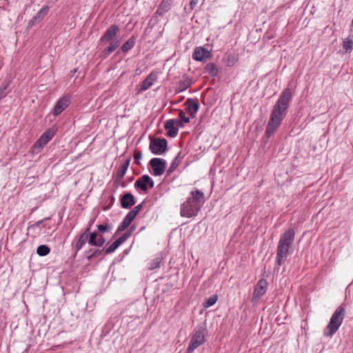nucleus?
<instances>
[{"mask_svg":"<svg viewBox=\"0 0 353 353\" xmlns=\"http://www.w3.org/2000/svg\"><path fill=\"white\" fill-rule=\"evenodd\" d=\"M292 98V90L287 88L283 90L278 100L273 106L267 124L265 134L270 137L281 125L282 121L288 113L290 101Z\"/></svg>","mask_w":353,"mask_h":353,"instance_id":"1","label":"nucleus"},{"mask_svg":"<svg viewBox=\"0 0 353 353\" xmlns=\"http://www.w3.org/2000/svg\"><path fill=\"white\" fill-rule=\"evenodd\" d=\"M191 196L181 205V216L183 217L190 218L196 216L201 209V204L204 198V194L202 191L196 190L192 191Z\"/></svg>","mask_w":353,"mask_h":353,"instance_id":"2","label":"nucleus"},{"mask_svg":"<svg viewBox=\"0 0 353 353\" xmlns=\"http://www.w3.org/2000/svg\"><path fill=\"white\" fill-rule=\"evenodd\" d=\"M295 236L294 230L290 228L285 231L280 237L276 256V264L281 266L286 260L289 249L294 243Z\"/></svg>","mask_w":353,"mask_h":353,"instance_id":"3","label":"nucleus"},{"mask_svg":"<svg viewBox=\"0 0 353 353\" xmlns=\"http://www.w3.org/2000/svg\"><path fill=\"white\" fill-rule=\"evenodd\" d=\"M119 31L118 26L111 25L101 37L100 41L103 43L110 42L108 48H105L101 52L103 58H107L112 52H113L121 44V40L116 39Z\"/></svg>","mask_w":353,"mask_h":353,"instance_id":"4","label":"nucleus"},{"mask_svg":"<svg viewBox=\"0 0 353 353\" xmlns=\"http://www.w3.org/2000/svg\"><path fill=\"white\" fill-rule=\"evenodd\" d=\"M345 315V309L340 306L333 313L327 325L323 330V335L326 337H332L339 329Z\"/></svg>","mask_w":353,"mask_h":353,"instance_id":"5","label":"nucleus"},{"mask_svg":"<svg viewBox=\"0 0 353 353\" xmlns=\"http://www.w3.org/2000/svg\"><path fill=\"white\" fill-rule=\"evenodd\" d=\"M208 334V330L205 323H201L197 325L191 337L189 345L187 348V352L191 353L198 347L205 342V336Z\"/></svg>","mask_w":353,"mask_h":353,"instance_id":"6","label":"nucleus"},{"mask_svg":"<svg viewBox=\"0 0 353 353\" xmlns=\"http://www.w3.org/2000/svg\"><path fill=\"white\" fill-rule=\"evenodd\" d=\"M167 140L165 139L154 138L151 139L149 148L152 154L160 155L167 150Z\"/></svg>","mask_w":353,"mask_h":353,"instance_id":"7","label":"nucleus"},{"mask_svg":"<svg viewBox=\"0 0 353 353\" xmlns=\"http://www.w3.org/2000/svg\"><path fill=\"white\" fill-rule=\"evenodd\" d=\"M150 165L152 168V174L154 176L162 175L166 168V161L160 158H153L150 161Z\"/></svg>","mask_w":353,"mask_h":353,"instance_id":"8","label":"nucleus"},{"mask_svg":"<svg viewBox=\"0 0 353 353\" xmlns=\"http://www.w3.org/2000/svg\"><path fill=\"white\" fill-rule=\"evenodd\" d=\"M154 185V181L148 174H144L142 176L139 177L134 183V188L137 190H141L143 192H146L148 190V186L150 188H152Z\"/></svg>","mask_w":353,"mask_h":353,"instance_id":"9","label":"nucleus"},{"mask_svg":"<svg viewBox=\"0 0 353 353\" xmlns=\"http://www.w3.org/2000/svg\"><path fill=\"white\" fill-rule=\"evenodd\" d=\"M268 287V282L265 279H260L254 290L252 298V302L258 301L260 298L265 293Z\"/></svg>","mask_w":353,"mask_h":353,"instance_id":"10","label":"nucleus"},{"mask_svg":"<svg viewBox=\"0 0 353 353\" xmlns=\"http://www.w3.org/2000/svg\"><path fill=\"white\" fill-rule=\"evenodd\" d=\"M70 103V97L69 95H65L60 98L58 101L56 103L53 110L52 114L54 116L59 115L64 110L68 108L69 104Z\"/></svg>","mask_w":353,"mask_h":353,"instance_id":"11","label":"nucleus"},{"mask_svg":"<svg viewBox=\"0 0 353 353\" xmlns=\"http://www.w3.org/2000/svg\"><path fill=\"white\" fill-rule=\"evenodd\" d=\"M55 132L56 130L54 128L47 130L37 141L35 147H38L39 149L43 148L55 135Z\"/></svg>","mask_w":353,"mask_h":353,"instance_id":"12","label":"nucleus"},{"mask_svg":"<svg viewBox=\"0 0 353 353\" xmlns=\"http://www.w3.org/2000/svg\"><path fill=\"white\" fill-rule=\"evenodd\" d=\"M212 56L211 52L204 47H196L194 50L192 59L198 61H204Z\"/></svg>","mask_w":353,"mask_h":353,"instance_id":"13","label":"nucleus"},{"mask_svg":"<svg viewBox=\"0 0 353 353\" xmlns=\"http://www.w3.org/2000/svg\"><path fill=\"white\" fill-rule=\"evenodd\" d=\"M186 111L190 114L192 118L195 117V114L199 111V104L196 99L189 98L185 102Z\"/></svg>","mask_w":353,"mask_h":353,"instance_id":"14","label":"nucleus"},{"mask_svg":"<svg viewBox=\"0 0 353 353\" xmlns=\"http://www.w3.org/2000/svg\"><path fill=\"white\" fill-rule=\"evenodd\" d=\"M157 79V74L151 72L141 83L138 92L140 93L149 89Z\"/></svg>","mask_w":353,"mask_h":353,"instance_id":"15","label":"nucleus"},{"mask_svg":"<svg viewBox=\"0 0 353 353\" xmlns=\"http://www.w3.org/2000/svg\"><path fill=\"white\" fill-rule=\"evenodd\" d=\"M49 6H43L37 14L34 17H32V19H30L28 22V27L31 28L33 26H34L36 23L41 21L45 16L47 15L49 11Z\"/></svg>","mask_w":353,"mask_h":353,"instance_id":"16","label":"nucleus"},{"mask_svg":"<svg viewBox=\"0 0 353 353\" xmlns=\"http://www.w3.org/2000/svg\"><path fill=\"white\" fill-rule=\"evenodd\" d=\"M135 204V199L130 192L125 193L121 198V205L123 208L128 209Z\"/></svg>","mask_w":353,"mask_h":353,"instance_id":"17","label":"nucleus"},{"mask_svg":"<svg viewBox=\"0 0 353 353\" xmlns=\"http://www.w3.org/2000/svg\"><path fill=\"white\" fill-rule=\"evenodd\" d=\"M174 119H168L165 122L164 128L168 130L167 134L170 137H175L178 134V128L174 127Z\"/></svg>","mask_w":353,"mask_h":353,"instance_id":"18","label":"nucleus"},{"mask_svg":"<svg viewBox=\"0 0 353 353\" xmlns=\"http://www.w3.org/2000/svg\"><path fill=\"white\" fill-rule=\"evenodd\" d=\"M130 158H128L122 163L116 174L117 181L121 179L124 176L130 165Z\"/></svg>","mask_w":353,"mask_h":353,"instance_id":"19","label":"nucleus"},{"mask_svg":"<svg viewBox=\"0 0 353 353\" xmlns=\"http://www.w3.org/2000/svg\"><path fill=\"white\" fill-rule=\"evenodd\" d=\"M88 234H86L85 233L81 234V235L79 237V239L77 240L74 246L75 254H77V253L79 251H80L82 249V248L85 245V244L88 241Z\"/></svg>","mask_w":353,"mask_h":353,"instance_id":"20","label":"nucleus"},{"mask_svg":"<svg viewBox=\"0 0 353 353\" xmlns=\"http://www.w3.org/2000/svg\"><path fill=\"white\" fill-rule=\"evenodd\" d=\"M104 252V250L97 249L92 250V249L87 250L85 252V256L87 258L88 261H91L92 259L97 258L99 256L102 254Z\"/></svg>","mask_w":353,"mask_h":353,"instance_id":"21","label":"nucleus"},{"mask_svg":"<svg viewBox=\"0 0 353 353\" xmlns=\"http://www.w3.org/2000/svg\"><path fill=\"white\" fill-rule=\"evenodd\" d=\"M205 72L210 77H216L219 73V68L213 63H209L205 66Z\"/></svg>","mask_w":353,"mask_h":353,"instance_id":"22","label":"nucleus"},{"mask_svg":"<svg viewBox=\"0 0 353 353\" xmlns=\"http://www.w3.org/2000/svg\"><path fill=\"white\" fill-rule=\"evenodd\" d=\"M183 159V156H181V152H179L177 156L174 158L173 161L172 162L168 170V173L170 174L181 163Z\"/></svg>","mask_w":353,"mask_h":353,"instance_id":"23","label":"nucleus"},{"mask_svg":"<svg viewBox=\"0 0 353 353\" xmlns=\"http://www.w3.org/2000/svg\"><path fill=\"white\" fill-rule=\"evenodd\" d=\"M136 39L134 37H131L127 41H125L121 46V50L123 52H127L131 50L135 45Z\"/></svg>","mask_w":353,"mask_h":353,"instance_id":"24","label":"nucleus"},{"mask_svg":"<svg viewBox=\"0 0 353 353\" xmlns=\"http://www.w3.org/2000/svg\"><path fill=\"white\" fill-rule=\"evenodd\" d=\"M170 3L168 0H163L157 10V14L159 15H163L164 13L170 10Z\"/></svg>","mask_w":353,"mask_h":353,"instance_id":"25","label":"nucleus"},{"mask_svg":"<svg viewBox=\"0 0 353 353\" xmlns=\"http://www.w3.org/2000/svg\"><path fill=\"white\" fill-rule=\"evenodd\" d=\"M192 84V81L190 79H189L188 77L184 79L183 80L180 81L178 88H177V92H181L185 91L186 89H188Z\"/></svg>","mask_w":353,"mask_h":353,"instance_id":"26","label":"nucleus"},{"mask_svg":"<svg viewBox=\"0 0 353 353\" xmlns=\"http://www.w3.org/2000/svg\"><path fill=\"white\" fill-rule=\"evenodd\" d=\"M122 243L121 239H117L113 242L104 252L105 254H110L114 252Z\"/></svg>","mask_w":353,"mask_h":353,"instance_id":"27","label":"nucleus"},{"mask_svg":"<svg viewBox=\"0 0 353 353\" xmlns=\"http://www.w3.org/2000/svg\"><path fill=\"white\" fill-rule=\"evenodd\" d=\"M353 39L348 37L343 43V48L346 53H350L352 50Z\"/></svg>","mask_w":353,"mask_h":353,"instance_id":"28","label":"nucleus"},{"mask_svg":"<svg viewBox=\"0 0 353 353\" xmlns=\"http://www.w3.org/2000/svg\"><path fill=\"white\" fill-rule=\"evenodd\" d=\"M50 252V249L48 246L46 245H41L38 246L37 249V253L40 256H45L48 255Z\"/></svg>","mask_w":353,"mask_h":353,"instance_id":"29","label":"nucleus"},{"mask_svg":"<svg viewBox=\"0 0 353 353\" xmlns=\"http://www.w3.org/2000/svg\"><path fill=\"white\" fill-rule=\"evenodd\" d=\"M130 225V223H128V221H127L125 219H123V221L121 222V223L117 228V232H116L114 235H117L121 232H122V231L125 230V229H127L129 227Z\"/></svg>","mask_w":353,"mask_h":353,"instance_id":"30","label":"nucleus"},{"mask_svg":"<svg viewBox=\"0 0 353 353\" xmlns=\"http://www.w3.org/2000/svg\"><path fill=\"white\" fill-rule=\"evenodd\" d=\"M98 231L101 233L109 232L112 229L111 225L109 223L99 224L97 225Z\"/></svg>","mask_w":353,"mask_h":353,"instance_id":"31","label":"nucleus"},{"mask_svg":"<svg viewBox=\"0 0 353 353\" xmlns=\"http://www.w3.org/2000/svg\"><path fill=\"white\" fill-rule=\"evenodd\" d=\"M98 234L97 232H92L88 234V242L89 245H92L96 244V240L97 239Z\"/></svg>","mask_w":353,"mask_h":353,"instance_id":"32","label":"nucleus"},{"mask_svg":"<svg viewBox=\"0 0 353 353\" xmlns=\"http://www.w3.org/2000/svg\"><path fill=\"white\" fill-rule=\"evenodd\" d=\"M216 301H217V296H212L209 299H208V300L203 303V306L205 307H209L213 305L214 304H215Z\"/></svg>","mask_w":353,"mask_h":353,"instance_id":"33","label":"nucleus"},{"mask_svg":"<svg viewBox=\"0 0 353 353\" xmlns=\"http://www.w3.org/2000/svg\"><path fill=\"white\" fill-rule=\"evenodd\" d=\"M160 266V259L159 258H155L150 263L148 269L150 270H153L156 268H159Z\"/></svg>","mask_w":353,"mask_h":353,"instance_id":"34","label":"nucleus"},{"mask_svg":"<svg viewBox=\"0 0 353 353\" xmlns=\"http://www.w3.org/2000/svg\"><path fill=\"white\" fill-rule=\"evenodd\" d=\"M132 230V227H131L121 236L119 238V239L121 240L122 243H123L131 236Z\"/></svg>","mask_w":353,"mask_h":353,"instance_id":"35","label":"nucleus"},{"mask_svg":"<svg viewBox=\"0 0 353 353\" xmlns=\"http://www.w3.org/2000/svg\"><path fill=\"white\" fill-rule=\"evenodd\" d=\"M136 216L137 215L132 210H130L126 214L124 219H125L127 221H128V223H131L132 222V221L134 219V218L136 217Z\"/></svg>","mask_w":353,"mask_h":353,"instance_id":"36","label":"nucleus"},{"mask_svg":"<svg viewBox=\"0 0 353 353\" xmlns=\"http://www.w3.org/2000/svg\"><path fill=\"white\" fill-rule=\"evenodd\" d=\"M136 216L137 215L132 210H130L126 214L124 219H125L127 221H128V223H131L132 222V221L134 219V218L136 217Z\"/></svg>","mask_w":353,"mask_h":353,"instance_id":"37","label":"nucleus"},{"mask_svg":"<svg viewBox=\"0 0 353 353\" xmlns=\"http://www.w3.org/2000/svg\"><path fill=\"white\" fill-rule=\"evenodd\" d=\"M179 117L180 118L179 120L183 121L184 123H188L190 122V118L185 116V114L183 110H179Z\"/></svg>","mask_w":353,"mask_h":353,"instance_id":"38","label":"nucleus"},{"mask_svg":"<svg viewBox=\"0 0 353 353\" xmlns=\"http://www.w3.org/2000/svg\"><path fill=\"white\" fill-rule=\"evenodd\" d=\"M105 243V240L103 238V236H100L97 240H96V244H94L93 246H98V247H102Z\"/></svg>","mask_w":353,"mask_h":353,"instance_id":"39","label":"nucleus"},{"mask_svg":"<svg viewBox=\"0 0 353 353\" xmlns=\"http://www.w3.org/2000/svg\"><path fill=\"white\" fill-rule=\"evenodd\" d=\"M142 159V153L140 151H136L134 153V163L139 164V160Z\"/></svg>","mask_w":353,"mask_h":353,"instance_id":"40","label":"nucleus"},{"mask_svg":"<svg viewBox=\"0 0 353 353\" xmlns=\"http://www.w3.org/2000/svg\"><path fill=\"white\" fill-rule=\"evenodd\" d=\"M8 85H5L4 86L0 88V100L6 97L8 92L7 90Z\"/></svg>","mask_w":353,"mask_h":353,"instance_id":"41","label":"nucleus"},{"mask_svg":"<svg viewBox=\"0 0 353 353\" xmlns=\"http://www.w3.org/2000/svg\"><path fill=\"white\" fill-rule=\"evenodd\" d=\"M49 219H50V218H46V219L39 220V221H37L36 223H34V224H32V225H30L28 228L29 229H31V228L33 229L35 227H37V226L40 225L45 221H47V220H49Z\"/></svg>","mask_w":353,"mask_h":353,"instance_id":"42","label":"nucleus"},{"mask_svg":"<svg viewBox=\"0 0 353 353\" xmlns=\"http://www.w3.org/2000/svg\"><path fill=\"white\" fill-rule=\"evenodd\" d=\"M143 208V204L140 203L135 206L132 210H131L136 215L138 214V213L141 211V210Z\"/></svg>","mask_w":353,"mask_h":353,"instance_id":"43","label":"nucleus"},{"mask_svg":"<svg viewBox=\"0 0 353 353\" xmlns=\"http://www.w3.org/2000/svg\"><path fill=\"white\" fill-rule=\"evenodd\" d=\"M197 4H198V0H191L190 3L191 10H193Z\"/></svg>","mask_w":353,"mask_h":353,"instance_id":"44","label":"nucleus"},{"mask_svg":"<svg viewBox=\"0 0 353 353\" xmlns=\"http://www.w3.org/2000/svg\"><path fill=\"white\" fill-rule=\"evenodd\" d=\"M183 121H181V120H177L176 121V125L179 128H182L183 126Z\"/></svg>","mask_w":353,"mask_h":353,"instance_id":"45","label":"nucleus"},{"mask_svg":"<svg viewBox=\"0 0 353 353\" xmlns=\"http://www.w3.org/2000/svg\"><path fill=\"white\" fill-rule=\"evenodd\" d=\"M89 231H90V228H88L83 233H85L86 234H88Z\"/></svg>","mask_w":353,"mask_h":353,"instance_id":"46","label":"nucleus"}]
</instances>
